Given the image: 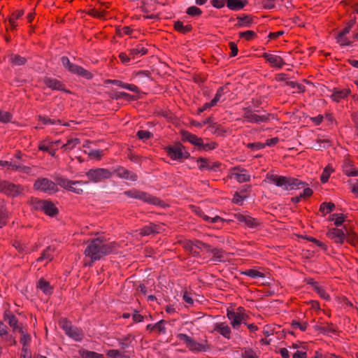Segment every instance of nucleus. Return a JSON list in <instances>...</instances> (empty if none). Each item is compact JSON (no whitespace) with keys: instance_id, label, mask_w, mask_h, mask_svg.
<instances>
[{"instance_id":"13","label":"nucleus","mask_w":358,"mask_h":358,"mask_svg":"<svg viewBox=\"0 0 358 358\" xmlns=\"http://www.w3.org/2000/svg\"><path fill=\"white\" fill-rule=\"evenodd\" d=\"M262 57L270 64L271 66L281 69L285 64L283 59L278 55H274L268 52H264Z\"/></svg>"},{"instance_id":"33","label":"nucleus","mask_w":358,"mask_h":358,"mask_svg":"<svg viewBox=\"0 0 358 358\" xmlns=\"http://www.w3.org/2000/svg\"><path fill=\"white\" fill-rule=\"evenodd\" d=\"M79 354L83 358H104L103 355L85 349L79 350Z\"/></svg>"},{"instance_id":"49","label":"nucleus","mask_w":358,"mask_h":358,"mask_svg":"<svg viewBox=\"0 0 358 358\" xmlns=\"http://www.w3.org/2000/svg\"><path fill=\"white\" fill-rule=\"evenodd\" d=\"M13 115L8 111H3L0 110V122L6 124L11 122Z\"/></svg>"},{"instance_id":"2","label":"nucleus","mask_w":358,"mask_h":358,"mask_svg":"<svg viewBox=\"0 0 358 358\" xmlns=\"http://www.w3.org/2000/svg\"><path fill=\"white\" fill-rule=\"evenodd\" d=\"M266 178L276 186L283 187L285 190L299 189L308 185L306 182L292 177L267 174Z\"/></svg>"},{"instance_id":"38","label":"nucleus","mask_w":358,"mask_h":358,"mask_svg":"<svg viewBox=\"0 0 358 358\" xmlns=\"http://www.w3.org/2000/svg\"><path fill=\"white\" fill-rule=\"evenodd\" d=\"M299 237L315 243L317 246L320 247L324 251H326L327 250V245L325 243L316 239L315 238H314L313 236H309L307 235H301Z\"/></svg>"},{"instance_id":"17","label":"nucleus","mask_w":358,"mask_h":358,"mask_svg":"<svg viewBox=\"0 0 358 358\" xmlns=\"http://www.w3.org/2000/svg\"><path fill=\"white\" fill-rule=\"evenodd\" d=\"M114 173L120 178L130 180L131 181H136L138 178V176L135 173H133L122 166H119L114 169Z\"/></svg>"},{"instance_id":"23","label":"nucleus","mask_w":358,"mask_h":358,"mask_svg":"<svg viewBox=\"0 0 358 358\" xmlns=\"http://www.w3.org/2000/svg\"><path fill=\"white\" fill-rule=\"evenodd\" d=\"M138 199H141L145 202H147L150 204L157 205V206H162V201L155 196H153L145 192L141 191Z\"/></svg>"},{"instance_id":"51","label":"nucleus","mask_w":358,"mask_h":358,"mask_svg":"<svg viewBox=\"0 0 358 358\" xmlns=\"http://www.w3.org/2000/svg\"><path fill=\"white\" fill-rule=\"evenodd\" d=\"M80 139L78 138H71L62 145V148L65 150H72L76 145L80 143Z\"/></svg>"},{"instance_id":"15","label":"nucleus","mask_w":358,"mask_h":358,"mask_svg":"<svg viewBox=\"0 0 358 358\" xmlns=\"http://www.w3.org/2000/svg\"><path fill=\"white\" fill-rule=\"evenodd\" d=\"M327 236L331 239H334L335 243L343 244L345 239V234L342 229L338 228H333L329 229Z\"/></svg>"},{"instance_id":"27","label":"nucleus","mask_w":358,"mask_h":358,"mask_svg":"<svg viewBox=\"0 0 358 358\" xmlns=\"http://www.w3.org/2000/svg\"><path fill=\"white\" fill-rule=\"evenodd\" d=\"M343 171L348 176H357L358 170H357L350 160L345 159L343 166Z\"/></svg>"},{"instance_id":"61","label":"nucleus","mask_w":358,"mask_h":358,"mask_svg":"<svg viewBox=\"0 0 358 358\" xmlns=\"http://www.w3.org/2000/svg\"><path fill=\"white\" fill-rule=\"evenodd\" d=\"M334 300L338 303H344L348 306L353 307L352 303L351 301H350L346 296H336L334 297Z\"/></svg>"},{"instance_id":"24","label":"nucleus","mask_w":358,"mask_h":358,"mask_svg":"<svg viewBox=\"0 0 358 358\" xmlns=\"http://www.w3.org/2000/svg\"><path fill=\"white\" fill-rule=\"evenodd\" d=\"M227 6L231 10L243 9L248 3V0H226Z\"/></svg>"},{"instance_id":"36","label":"nucleus","mask_w":358,"mask_h":358,"mask_svg":"<svg viewBox=\"0 0 358 358\" xmlns=\"http://www.w3.org/2000/svg\"><path fill=\"white\" fill-rule=\"evenodd\" d=\"M24 14L23 10H17L15 13H13L11 16L8 19L9 24L11 27V30H14L17 26L15 24V20L22 17Z\"/></svg>"},{"instance_id":"8","label":"nucleus","mask_w":358,"mask_h":358,"mask_svg":"<svg viewBox=\"0 0 358 358\" xmlns=\"http://www.w3.org/2000/svg\"><path fill=\"white\" fill-rule=\"evenodd\" d=\"M86 176L89 180L94 182H98L103 179L111 178L113 173L107 169L97 168L90 169Z\"/></svg>"},{"instance_id":"31","label":"nucleus","mask_w":358,"mask_h":358,"mask_svg":"<svg viewBox=\"0 0 358 358\" xmlns=\"http://www.w3.org/2000/svg\"><path fill=\"white\" fill-rule=\"evenodd\" d=\"M110 97L116 100L123 98L127 99V101H136L139 98L138 95H131L124 92H116Z\"/></svg>"},{"instance_id":"64","label":"nucleus","mask_w":358,"mask_h":358,"mask_svg":"<svg viewBox=\"0 0 358 358\" xmlns=\"http://www.w3.org/2000/svg\"><path fill=\"white\" fill-rule=\"evenodd\" d=\"M241 357L243 358H258L255 352L252 348H250L243 352L241 354Z\"/></svg>"},{"instance_id":"35","label":"nucleus","mask_w":358,"mask_h":358,"mask_svg":"<svg viewBox=\"0 0 358 358\" xmlns=\"http://www.w3.org/2000/svg\"><path fill=\"white\" fill-rule=\"evenodd\" d=\"M334 171L333 167L328 164L323 170L321 176H320V181L322 183H326L328 182L330 175L331 173Z\"/></svg>"},{"instance_id":"30","label":"nucleus","mask_w":358,"mask_h":358,"mask_svg":"<svg viewBox=\"0 0 358 358\" xmlns=\"http://www.w3.org/2000/svg\"><path fill=\"white\" fill-rule=\"evenodd\" d=\"M166 321L164 320H161L160 321L157 322L155 324H149L146 327V329L149 331H153L155 329H157L158 331V333H166V328L164 326V324H166Z\"/></svg>"},{"instance_id":"53","label":"nucleus","mask_w":358,"mask_h":358,"mask_svg":"<svg viewBox=\"0 0 358 358\" xmlns=\"http://www.w3.org/2000/svg\"><path fill=\"white\" fill-rule=\"evenodd\" d=\"M186 13L188 15L192 16V17L200 16L202 14V10L199 8H198L195 6H192L189 7L187 9Z\"/></svg>"},{"instance_id":"12","label":"nucleus","mask_w":358,"mask_h":358,"mask_svg":"<svg viewBox=\"0 0 358 358\" xmlns=\"http://www.w3.org/2000/svg\"><path fill=\"white\" fill-rule=\"evenodd\" d=\"M43 83L46 87L50 88L52 90H59L67 94H71V91L65 88V85L57 79L45 77L43 79Z\"/></svg>"},{"instance_id":"6","label":"nucleus","mask_w":358,"mask_h":358,"mask_svg":"<svg viewBox=\"0 0 358 358\" xmlns=\"http://www.w3.org/2000/svg\"><path fill=\"white\" fill-rule=\"evenodd\" d=\"M59 327L65 331V334L76 341H81L84 337L82 329L72 326L71 322L66 317H61L59 320Z\"/></svg>"},{"instance_id":"9","label":"nucleus","mask_w":358,"mask_h":358,"mask_svg":"<svg viewBox=\"0 0 358 358\" xmlns=\"http://www.w3.org/2000/svg\"><path fill=\"white\" fill-rule=\"evenodd\" d=\"M22 190L23 188L19 185H15L7 180L0 181V192L7 196H16L19 195Z\"/></svg>"},{"instance_id":"22","label":"nucleus","mask_w":358,"mask_h":358,"mask_svg":"<svg viewBox=\"0 0 358 358\" xmlns=\"http://www.w3.org/2000/svg\"><path fill=\"white\" fill-rule=\"evenodd\" d=\"M350 92L351 91L350 89L338 90L337 88H334L333 90V94L331 95V98L333 101L338 103L343 99L347 97L350 94Z\"/></svg>"},{"instance_id":"5","label":"nucleus","mask_w":358,"mask_h":358,"mask_svg":"<svg viewBox=\"0 0 358 358\" xmlns=\"http://www.w3.org/2000/svg\"><path fill=\"white\" fill-rule=\"evenodd\" d=\"M164 150L173 160L182 161L191 157L189 152L185 150V147L180 142H176L173 145L166 146Z\"/></svg>"},{"instance_id":"34","label":"nucleus","mask_w":358,"mask_h":358,"mask_svg":"<svg viewBox=\"0 0 358 358\" xmlns=\"http://www.w3.org/2000/svg\"><path fill=\"white\" fill-rule=\"evenodd\" d=\"M336 206L333 202H323L320 206V211L322 213V215H326L328 213L332 212L335 209Z\"/></svg>"},{"instance_id":"59","label":"nucleus","mask_w":358,"mask_h":358,"mask_svg":"<svg viewBox=\"0 0 358 358\" xmlns=\"http://www.w3.org/2000/svg\"><path fill=\"white\" fill-rule=\"evenodd\" d=\"M87 13L93 17H96L98 18H102L105 16L106 12L105 10H99L95 8L90 9Z\"/></svg>"},{"instance_id":"16","label":"nucleus","mask_w":358,"mask_h":358,"mask_svg":"<svg viewBox=\"0 0 358 358\" xmlns=\"http://www.w3.org/2000/svg\"><path fill=\"white\" fill-rule=\"evenodd\" d=\"M180 134L182 136V141H188L192 145L197 146V148H199L202 141L201 138H199L196 135L191 134L184 129L180 130Z\"/></svg>"},{"instance_id":"37","label":"nucleus","mask_w":358,"mask_h":358,"mask_svg":"<svg viewBox=\"0 0 358 358\" xmlns=\"http://www.w3.org/2000/svg\"><path fill=\"white\" fill-rule=\"evenodd\" d=\"M36 288L42 291H49L53 289L54 287L50 285V282L45 278H40L36 283Z\"/></svg>"},{"instance_id":"3","label":"nucleus","mask_w":358,"mask_h":358,"mask_svg":"<svg viewBox=\"0 0 358 358\" xmlns=\"http://www.w3.org/2000/svg\"><path fill=\"white\" fill-rule=\"evenodd\" d=\"M55 182L60 187L78 194H80L84 190L88 189V182L87 181L71 180L62 176H57Z\"/></svg>"},{"instance_id":"39","label":"nucleus","mask_w":358,"mask_h":358,"mask_svg":"<svg viewBox=\"0 0 358 358\" xmlns=\"http://www.w3.org/2000/svg\"><path fill=\"white\" fill-rule=\"evenodd\" d=\"M38 119L39 121L42 122L44 124H56L58 123L59 124H63L64 126H69V124L68 123H62L61 120H55V119H50V117L47 116H43V115H38Z\"/></svg>"},{"instance_id":"18","label":"nucleus","mask_w":358,"mask_h":358,"mask_svg":"<svg viewBox=\"0 0 358 358\" xmlns=\"http://www.w3.org/2000/svg\"><path fill=\"white\" fill-rule=\"evenodd\" d=\"M236 217L238 222L244 223L247 227L250 228H255L260 224L257 219L250 215L237 214L236 215Z\"/></svg>"},{"instance_id":"10","label":"nucleus","mask_w":358,"mask_h":358,"mask_svg":"<svg viewBox=\"0 0 358 358\" xmlns=\"http://www.w3.org/2000/svg\"><path fill=\"white\" fill-rule=\"evenodd\" d=\"M57 185L58 184H57V182H54L52 180H50L46 178H38L35 181V182L34 184V187L36 190H40V191H42L44 192H55L57 191Z\"/></svg>"},{"instance_id":"19","label":"nucleus","mask_w":358,"mask_h":358,"mask_svg":"<svg viewBox=\"0 0 358 358\" xmlns=\"http://www.w3.org/2000/svg\"><path fill=\"white\" fill-rule=\"evenodd\" d=\"M3 317L4 320L7 321L10 327L13 328V331L16 330L19 331V328L23 327L22 324H18V319L10 310L5 311Z\"/></svg>"},{"instance_id":"1","label":"nucleus","mask_w":358,"mask_h":358,"mask_svg":"<svg viewBox=\"0 0 358 358\" xmlns=\"http://www.w3.org/2000/svg\"><path fill=\"white\" fill-rule=\"evenodd\" d=\"M88 243L84 254L86 257L90 258L91 262L88 264L90 266L95 261L101 259L104 256L117 253L120 247L119 244L116 242L106 243L104 238L101 237L92 238L89 240Z\"/></svg>"},{"instance_id":"52","label":"nucleus","mask_w":358,"mask_h":358,"mask_svg":"<svg viewBox=\"0 0 358 358\" xmlns=\"http://www.w3.org/2000/svg\"><path fill=\"white\" fill-rule=\"evenodd\" d=\"M156 227H157L156 225H154L152 224L149 226H145L141 229L140 234L143 236H148L151 234L156 233L157 232Z\"/></svg>"},{"instance_id":"41","label":"nucleus","mask_w":358,"mask_h":358,"mask_svg":"<svg viewBox=\"0 0 358 358\" xmlns=\"http://www.w3.org/2000/svg\"><path fill=\"white\" fill-rule=\"evenodd\" d=\"M10 62L13 65H16V66L23 65L27 62V59L24 57L19 55H14V54L10 55Z\"/></svg>"},{"instance_id":"11","label":"nucleus","mask_w":358,"mask_h":358,"mask_svg":"<svg viewBox=\"0 0 358 358\" xmlns=\"http://www.w3.org/2000/svg\"><path fill=\"white\" fill-rule=\"evenodd\" d=\"M196 162L200 163V165L199 166V169L200 171H203L206 169L216 172L219 170L222 165L221 162L218 161L211 162L208 159L205 157H199L196 159Z\"/></svg>"},{"instance_id":"56","label":"nucleus","mask_w":358,"mask_h":358,"mask_svg":"<svg viewBox=\"0 0 358 358\" xmlns=\"http://www.w3.org/2000/svg\"><path fill=\"white\" fill-rule=\"evenodd\" d=\"M45 141H42L38 145V150L48 152L51 156L55 157L56 150L50 149L49 146L45 145Z\"/></svg>"},{"instance_id":"58","label":"nucleus","mask_w":358,"mask_h":358,"mask_svg":"<svg viewBox=\"0 0 358 358\" xmlns=\"http://www.w3.org/2000/svg\"><path fill=\"white\" fill-rule=\"evenodd\" d=\"M336 39L337 43H339L341 46H344V45L349 46V45H352V42L350 41H349L348 38L345 36L340 37L339 34H337L336 36Z\"/></svg>"},{"instance_id":"20","label":"nucleus","mask_w":358,"mask_h":358,"mask_svg":"<svg viewBox=\"0 0 358 358\" xmlns=\"http://www.w3.org/2000/svg\"><path fill=\"white\" fill-rule=\"evenodd\" d=\"M43 212L51 217H55L59 214V209L55 203L50 200H46L43 205Z\"/></svg>"},{"instance_id":"63","label":"nucleus","mask_w":358,"mask_h":358,"mask_svg":"<svg viewBox=\"0 0 358 358\" xmlns=\"http://www.w3.org/2000/svg\"><path fill=\"white\" fill-rule=\"evenodd\" d=\"M195 292H194V294ZM193 292H183L182 299L189 305H193L194 299L192 297Z\"/></svg>"},{"instance_id":"54","label":"nucleus","mask_w":358,"mask_h":358,"mask_svg":"<svg viewBox=\"0 0 358 358\" xmlns=\"http://www.w3.org/2000/svg\"><path fill=\"white\" fill-rule=\"evenodd\" d=\"M136 136L139 139L145 141L152 138L153 134L147 130H139Z\"/></svg>"},{"instance_id":"50","label":"nucleus","mask_w":358,"mask_h":358,"mask_svg":"<svg viewBox=\"0 0 358 358\" xmlns=\"http://www.w3.org/2000/svg\"><path fill=\"white\" fill-rule=\"evenodd\" d=\"M345 240L350 245H355L358 243V236L355 232H348Z\"/></svg>"},{"instance_id":"48","label":"nucleus","mask_w":358,"mask_h":358,"mask_svg":"<svg viewBox=\"0 0 358 358\" xmlns=\"http://www.w3.org/2000/svg\"><path fill=\"white\" fill-rule=\"evenodd\" d=\"M46 200H41L37 198H31V203L33 206V208L36 210H43V205L45 204Z\"/></svg>"},{"instance_id":"47","label":"nucleus","mask_w":358,"mask_h":358,"mask_svg":"<svg viewBox=\"0 0 358 358\" xmlns=\"http://www.w3.org/2000/svg\"><path fill=\"white\" fill-rule=\"evenodd\" d=\"M20 334H22V337L20 338V343H22V345L26 346L28 343H30L31 341V336L25 331H24V329L23 327H20L19 328V331H18Z\"/></svg>"},{"instance_id":"40","label":"nucleus","mask_w":358,"mask_h":358,"mask_svg":"<svg viewBox=\"0 0 358 358\" xmlns=\"http://www.w3.org/2000/svg\"><path fill=\"white\" fill-rule=\"evenodd\" d=\"M242 274L248 275L252 278H264L265 277V274L264 273L257 271L255 269H252V268L247 269L245 271H243Z\"/></svg>"},{"instance_id":"43","label":"nucleus","mask_w":358,"mask_h":358,"mask_svg":"<svg viewBox=\"0 0 358 358\" xmlns=\"http://www.w3.org/2000/svg\"><path fill=\"white\" fill-rule=\"evenodd\" d=\"M238 35L239 38H245L248 41H250L257 36L256 32L252 30L239 32Z\"/></svg>"},{"instance_id":"4","label":"nucleus","mask_w":358,"mask_h":358,"mask_svg":"<svg viewBox=\"0 0 358 358\" xmlns=\"http://www.w3.org/2000/svg\"><path fill=\"white\" fill-rule=\"evenodd\" d=\"M177 337L186 344L187 348L191 352H206L211 349V345L208 344L207 339L203 340L201 343H198L192 337L182 333L178 334Z\"/></svg>"},{"instance_id":"42","label":"nucleus","mask_w":358,"mask_h":358,"mask_svg":"<svg viewBox=\"0 0 358 358\" xmlns=\"http://www.w3.org/2000/svg\"><path fill=\"white\" fill-rule=\"evenodd\" d=\"M356 24V18L354 17L353 19L349 20L346 23V26L345 28H343L338 34H339V36H344L348 33H350L351 29L354 27V25Z\"/></svg>"},{"instance_id":"7","label":"nucleus","mask_w":358,"mask_h":358,"mask_svg":"<svg viewBox=\"0 0 358 358\" xmlns=\"http://www.w3.org/2000/svg\"><path fill=\"white\" fill-rule=\"evenodd\" d=\"M243 111L244 120L250 123L267 122L270 120L271 115L269 113L257 115L255 113V110H253L250 106L244 108Z\"/></svg>"},{"instance_id":"60","label":"nucleus","mask_w":358,"mask_h":358,"mask_svg":"<svg viewBox=\"0 0 358 358\" xmlns=\"http://www.w3.org/2000/svg\"><path fill=\"white\" fill-rule=\"evenodd\" d=\"M247 148L252 150H261L265 148V144L261 142L250 143L247 144Z\"/></svg>"},{"instance_id":"44","label":"nucleus","mask_w":358,"mask_h":358,"mask_svg":"<svg viewBox=\"0 0 358 358\" xmlns=\"http://www.w3.org/2000/svg\"><path fill=\"white\" fill-rule=\"evenodd\" d=\"M148 50L147 48L142 47L141 45H138L136 48H132L129 50V55L134 58L135 55L141 54V55H146Z\"/></svg>"},{"instance_id":"28","label":"nucleus","mask_w":358,"mask_h":358,"mask_svg":"<svg viewBox=\"0 0 358 358\" xmlns=\"http://www.w3.org/2000/svg\"><path fill=\"white\" fill-rule=\"evenodd\" d=\"M173 27L176 31L182 34L189 33L193 29L192 24L184 25L183 23L179 20L174 22Z\"/></svg>"},{"instance_id":"25","label":"nucleus","mask_w":358,"mask_h":358,"mask_svg":"<svg viewBox=\"0 0 358 358\" xmlns=\"http://www.w3.org/2000/svg\"><path fill=\"white\" fill-rule=\"evenodd\" d=\"M55 252V248L50 245L47 247L41 254V256L37 259L38 262L46 260L50 262L53 259Z\"/></svg>"},{"instance_id":"62","label":"nucleus","mask_w":358,"mask_h":358,"mask_svg":"<svg viewBox=\"0 0 358 358\" xmlns=\"http://www.w3.org/2000/svg\"><path fill=\"white\" fill-rule=\"evenodd\" d=\"M224 94V87H220L217 90V92L214 96V98L211 100V103L214 104L215 106L217 104V103L220 101L221 96Z\"/></svg>"},{"instance_id":"29","label":"nucleus","mask_w":358,"mask_h":358,"mask_svg":"<svg viewBox=\"0 0 358 358\" xmlns=\"http://www.w3.org/2000/svg\"><path fill=\"white\" fill-rule=\"evenodd\" d=\"M214 330L226 338L229 339L231 337V329L228 325L224 326V323H216Z\"/></svg>"},{"instance_id":"46","label":"nucleus","mask_w":358,"mask_h":358,"mask_svg":"<svg viewBox=\"0 0 358 358\" xmlns=\"http://www.w3.org/2000/svg\"><path fill=\"white\" fill-rule=\"evenodd\" d=\"M327 327H322V326L316 325L314 327V329L316 331H320L324 334H326L328 332L335 333L337 331L336 329L333 328V326H334L333 323H331V322L327 323Z\"/></svg>"},{"instance_id":"14","label":"nucleus","mask_w":358,"mask_h":358,"mask_svg":"<svg viewBox=\"0 0 358 358\" xmlns=\"http://www.w3.org/2000/svg\"><path fill=\"white\" fill-rule=\"evenodd\" d=\"M227 315L228 318L231 320V324L234 329H237L244 319L243 315L234 312L233 309L227 308Z\"/></svg>"},{"instance_id":"32","label":"nucleus","mask_w":358,"mask_h":358,"mask_svg":"<svg viewBox=\"0 0 358 358\" xmlns=\"http://www.w3.org/2000/svg\"><path fill=\"white\" fill-rule=\"evenodd\" d=\"M133 284L132 289H136V291H145V286L143 283H142L141 281H134L132 280V277L127 279L126 280V286L128 289H131L130 285Z\"/></svg>"},{"instance_id":"26","label":"nucleus","mask_w":358,"mask_h":358,"mask_svg":"<svg viewBox=\"0 0 358 358\" xmlns=\"http://www.w3.org/2000/svg\"><path fill=\"white\" fill-rule=\"evenodd\" d=\"M236 19L238 21L235 25L236 27H250L253 23V17L250 15L238 16Z\"/></svg>"},{"instance_id":"21","label":"nucleus","mask_w":358,"mask_h":358,"mask_svg":"<svg viewBox=\"0 0 358 358\" xmlns=\"http://www.w3.org/2000/svg\"><path fill=\"white\" fill-rule=\"evenodd\" d=\"M0 166H8L9 169H11L13 171H19L26 173H30L31 170L29 166L16 164L15 163H13L11 162L3 160H0Z\"/></svg>"},{"instance_id":"57","label":"nucleus","mask_w":358,"mask_h":358,"mask_svg":"<svg viewBox=\"0 0 358 358\" xmlns=\"http://www.w3.org/2000/svg\"><path fill=\"white\" fill-rule=\"evenodd\" d=\"M234 175L238 182H248L250 180V176L249 174L234 173Z\"/></svg>"},{"instance_id":"45","label":"nucleus","mask_w":358,"mask_h":358,"mask_svg":"<svg viewBox=\"0 0 358 358\" xmlns=\"http://www.w3.org/2000/svg\"><path fill=\"white\" fill-rule=\"evenodd\" d=\"M218 146V144L216 142H210L208 143H203V140L201 141L198 150L199 151H208L215 149Z\"/></svg>"},{"instance_id":"55","label":"nucleus","mask_w":358,"mask_h":358,"mask_svg":"<svg viewBox=\"0 0 358 358\" xmlns=\"http://www.w3.org/2000/svg\"><path fill=\"white\" fill-rule=\"evenodd\" d=\"M291 326L294 329L299 328L301 331H305L307 329L308 323L306 321L303 322V323H300L299 322L293 320L291 322Z\"/></svg>"}]
</instances>
